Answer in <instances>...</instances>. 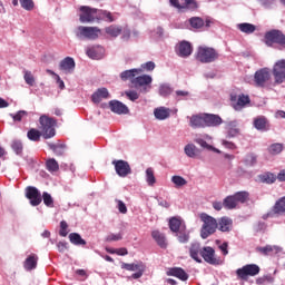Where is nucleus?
<instances>
[{
	"instance_id": "f257e3e1",
	"label": "nucleus",
	"mask_w": 285,
	"mask_h": 285,
	"mask_svg": "<svg viewBox=\"0 0 285 285\" xmlns=\"http://www.w3.org/2000/svg\"><path fill=\"white\" fill-rule=\"evenodd\" d=\"M121 81H130L131 87L139 90L142 95L150 92L153 88V77L141 75V69H129L120 73Z\"/></svg>"
},
{
	"instance_id": "f03ea898",
	"label": "nucleus",
	"mask_w": 285,
	"mask_h": 285,
	"mask_svg": "<svg viewBox=\"0 0 285 285\" xmlns=\"http://www.w3.org/2000/svg\"><path fill=\"white\" fill-rule=\"evenodd\" d=\"M200 222H203V226L200 229V237L203 239H208L210 235H215V233H217L218 223L215 217L203 213L200 214Z\"/></svg>"
},
{
	"instance_id": "7ed1b4c3",
	"label": "nucleus",
	"mask_w": 285,
	"mask_h": 285,
	"mask_svg": "<svg viewBox=\"0 0 285 285\" xmlns=\"http://www.w3.org/2000/svg\"><path fill=\"white\" fill-rule=\"evenodd\" d=\"M40 130L43 139H52L57 135V120L48 115H42L39 118Z\"/></svg>"
},
{
	"instance_id": "20e7f679",
	"label": "nucleus",
	"mask_w": 285,
	"mask_h": 285,
	"mask_svg": "<svg viewBox=\"0 0 285 285\" xmlns=\"http://www.w3.org/2000/svg\"><path fill=\"white\" fill-rule=\"evenodd\" d=\"M196 59L197 61H200V63H213V61H217V59H219V53L215 48L198 47Z\"/></svg>"
},
{
	"instance_id": "39448f33",
	"label": "nucleus",
	"mask_w": 285,
	"mask_h": 285,
	"mask_svg": "<svg viewBox=\"0 0 285 285\" xmlns=\"http://www.w3.org/2000/svg\"><path fill=\"white\" fill-rule=\"evenodd\" d=\"M75 35L78 39H88L89 41H95V39H99V35H101V29H99V27L79 26L75 30Z\"/></svg>"
},
{
	"instance_id": "423d86ee",
	"label": "nucleus",
	"mask_w": 285,
	"mask_h": 285,
	"mask_svg": "<svg viewBox=\"0 0 285 285\" xmlns=\"http://www.w3.org/2000/svg\"><path fill=\"white\" fill-rule=\"evenodd\" d=\"M202 257L204 262L210 264L212 266H222V264H224L222 257L217 256V254L215 253V248L210 246L203 247Z\"/></svg>"
},
{
	"instance_id": "0eeeda50",
	"label": "nucleus",
	"mask_w": 285,
	"mask_h": 285,
	"mask_svg": "<svg viewBox=\"0 0 285 285\" xmlns=\"http://www.w3.org/2000/svg\"><path fill=\"white\" fill-rule=\"evenodd\" d=\"M80 12L79 19L81 23H95V21H98L99 9L82 6L80 7Z\"/></svg>"
},
{
	"instance_id": "6e6552de",
	"label": "nucleus",
	"mask_w": 285,
	"mask_h": 285,
	"mask_svg": "<svg viewBox=\"0 0 285 285\" xmlns=\"http://www.w3.org/2000/svg\"><path fill=\"white\" fill-rule=\"evenodd\" d=\"M265 43L266 46L277 43L282 48H285V35L281 30H271L265 33Z\"/></svg>"
},
{
	"instance_id": "1a4fd4ad",
	"label": "nucleus",
	"mask_w": 285,
	"mask_h": 285,
	"mask_svg": "<svg viewBox=\"0 0 285 285\" xmlns=\"http://www.w3.org/2000/svg\"><path fill=\"white\" fill-rule=\"evenodd\" d=\"M259 265L257 264H247L243 266L242 268H238L236 271L237 277L239 279H248V277H255V275H259Z\"/></svg>"
},
{
	"instance_id": "9d476101",
	"label": "nucleus",
	"mask_w": 285,
	"mask_h": 285,
	"mask_svg": "<svg viewBox=\"0 0 285 285\" xmlns=\"http://www.w3.org/2000/svg\"><path fill=\"white\" fill-rule=\"evenodd\" d=\"M271 81V69L262 68L254 75V83L256 88H266V85Z\"/></svg>"
},
{
	"instance_id": "9b49d317",
	"label": "nucleus",
	"mask_w": 285,
	"mask_h": 285,
	"mask_svg": "<svg viewBox=\"0 0 285 285\" xmlns=\"http://www.w3.org/2000/svg\"><path fill=\"white\" fill-rule=\"evenodd\" d=\"M230 101H232V106L234 108V110H244V108H246V106H248V104H250V97H248V95H230Z\"/></svg>"
},
{
	"instance_id": "f8f14e48",
	"label": "nucleus",
	"mask_w": 285,
	"mask_h": 285,
	"mask_svg": "<svg viewBox=\"0 0 285 285\" xmlns=\"http://www.w3.org/2000/svg\"><path fill=\"white\" fill-rule=\"evenodd\" d=\"M266 217H285V196L275 202Z\"/></svg>"
},
{
	"instance_id": "ddd939ff",
	"label": "nucleus",
	"mask_w": 285,
	"mask_h": 285,
	"mask_svg": "<svg viewBox=\"0 0 285 285\" xmlns=\"http://www.w3.org/2000/svg\"><path fill=\"white\" fill-rule=\"evenodd\" d=\"M272 72L275 79V83H284L285 82V60L282 59L276 61Z\"/></svg>"
},
{
	"instance_id": "4468645a",
	"label": "nucleus",
	"mask_w": 285,
	"mask_h": 285,
	"mask_svg": "<svg viewBox=\"0 0 285 285\" xmlns=\"http://www.w3.org/2000/svg\"><path fill=\"white\" fill-rule=\"evenodd\" d=\"M120 267L125 271H131V272H137L131 275L132 279H139L142 277L144 272L146 271V266L144 263H138V264H128V263H121Z\"/></svg>"
},
{
	"instance_id": "2eb2a0df",
	"label": "nucleus",
	"mask_w": 285,
	"mask_h": 285,
	"mask_svg": "<svg viewBox=\"0 0 285 285\" xmlns=\"http://www.w3.org/2000/svg\"><path fill=\"white\" fill-rule=\"evenodd\" d=\"M111 164L115 166V170L119 177H128L132 173L130 164L126 160H112Z\"/></svg>"
},
{
	"instance_id": "dca6fc26",
	"label": "nucleus",
	"mask_w": 285,
	"mask_h": 285,
	"mask_svg": "<svg viewBox=\"0 0 285 285\" xmlns=\"http://www.w3.org/2000/svg\"><path fill=\"white\" fill-rule=\"evenodd\" d=\"M26 197L30 200L31 206H39V204L42 202L41 193L39 189H37V187H27Z\"/></svg>"
},
{
	"instance_id": "f3484780",
	"label": "nucleus",
	"mask_w": 285,
	"mask_h": 285,
	"mask_svg": "<svg viewBox=\"0 0 285 285\" xmlns=\"http://www.w3.org/2000/svg\"><path fill=\"white\" fill-rule=\"evenodd\" d=\"M109 108L111 112H115L116 115H128V112H130L128 106L124 105V102L119 100H110Z\"/></svg>"
},
{
	"instance_id": "a211bd4d",
	"label": "nucleus",
	"mask_w": 285,
	"mask_h": 285,
	"mask_svg": "<svg viewBox=\"0 0 285 285\" xmlns=\"http://www.w3.org/2000/svg\"><path fill=\"white\" fill-rule=\"evenodd\" d=\"M202 244L199 243H191L189 246V257L194 259V262H197V264H202ZM200 255V257H199Z\"/></svg>"
},
{
	"instance_id": "6ab92c4d",
	"label": "nucleus",
	"mask_w": 285,
	"mask_h": 285,
	"mask_svg": "<svg viewBox=\"0 0 285 285\" xmlns=\"http://www.w3.org/2000/svg\"><path fill=\"white\" fill-rule=\"evenodd\" d=\"M185 4H180L179 0H169L170 6L174 8H177V10H184V8H188V10H197L199 8V4H197V1L195 0H184Z\"/></svg>"
},
{
	"instance_id": "aec40b11",
	"label": "nucleus",
	"mask_w": 285,
	"mask_h": 285,
	"mask_svg": "<svg viewBox=\"0 0 285 285\" xmlns=\"http://www.w3.org/2000/svg\"><path fill=\"white\" fill-rule=\"evenodd\" d=\"M75 66L76 63L72 57H66L59 63L60 70L66 72V75H70L71 72H75Z\"/></svg>"
},
{
	"instance_id": "412c9836",
	"label": "nucleus",
	"mask_w": 285,
	"mask_h": 285,
	"mask_svg": "<svg viewBox=\"0 0 285 285\" xmlns=\"http://www.w3.org/2000/svg\"><path fill=\"white\" fill-rule=\"evenodd\" d=\"M168 277H177L181 282H188V273L181 267H171L167 271Z\"/></svg>"
},
{
	"instance_id": "4be33fe9",
	"label": "nucleus",
	"mask_w": 285,
	"mask_h": 285,
	"mask_svg": "<svg viewBox=\"0 0 285 285\" xmlns=\"http://www.w3.org/2000/svg\"><path fill=\"white\" fill-rule=\"evenodd\" d=\"M191 128H206V114L194 115L189 119Z\"/></svg>"
},
{
	"instance_id": "5701e85b",
	"label": "nucleus",
	"mask_w": 285,
	"mask_h": 285,
	"mask_svg": "<svg viewBox=\"0 0 285 285\" xmlns=\"http://www.w3.org/2000/svg\"><path fill=\"white\" fill-rule=\"evenodd\" d=\"M217 224V228L220 230V233H230L233 230V219L228 218L227 216L220 217Z\"/></svg>"
},
{
	"instance_id": "b1692460",
	"label": "nucleus",
	"mask_w": 285,
	"mask_h": 285,
	"mask_svg": "<svg viewBox=\"0 0 285 285\" xmlns=\"http://www.w3.org/2000/svg\"><path fill=\"white\" fill-rule=\"evenodd\" d=\"M110 98V92H108V89L106 88H99L97 91H95L91 96V101L94 104H101L102 99H109Z\"/></svg>"
},
{
	"instance_id": "393cba45",
	"label": "nucleus",
	"mask_w": 285,
	"mask_h": 285,
	"mask_svg": "<svg viewBox=\"0 0 285 285\" xmlns=\"http://www.w3.org/2000/svg\"><path fill=\"white\" fill-rule=\"evenodd\" d=\"M222 117L213 114H205V128L222 126Z\"/></svg>"
},
{
	"instance_id": "a878e982",
	"label": "nucleus",
	"mask_w": 285,
	"mask_h": 285,
	"mask_svg": "<svg viewBox=\"0 0 285 285\" xmlns=\"http://www.w3.org/2000/svg\"><path fill=\"white\" fill-rule=\"evenodd\" d=\"M193 55V45L188 41H181L178 45V56L179 57H190Z\"/></svg>"
},
{
	"instance_id": "bb28decb",
	"label": "nucleus",
	"mask_w": 285,
	"mask_h": 285,
	"mask_svg": "<svg viewBox=\"0 0 285 285\" xmlns=\"http://www.w3.org/2000/svg\"><path fill=\"white\" fill-rule=\"evenodd\" d=\"M105 32L106 35H108V37L117 39V37H119L121 32H124V27L119 24H111L105 28Z\"/></svg>"
},
{
	"instance_id": "cd10ccee",
	"label": "nucleus",
	"mask_w": 285,
	"mask_h": 285,
	"mask_svg": "<svg viewBox=\"0 0 285 285\" xmlns=\"http://www.w3.org/2000/svg\"><path fill=\"white\" fill-rule=\"evenodd\" d=\"M38 262H39V256H37V254H30L23 263L24 269L35 271V268H37Z\"/></svg>"
},
{
	"instance_id": "c85d7f7f",
	"label": "nucleus",
	"mask_w": 285,
	"mask_h": 285,
	"mask_svg": "<svg viewBox=\"0 0 285 285\" xmlns=\"http://www.w3.org/2000/svg\"><path fill=\"white\" fill-rule=\"evenodd\" d=\"M151 237L153 239H155V242L160 248L168 247V243L166 242V235L161 234L159 230H154L151 233Z\"/></svg>"
},
{
	"instance_id": "c756f323",
	"label": "nucleus",
	"mask_w": 285,
	"mask_h": 285,
	"mask_svg": "<svg viewBox=\"0 0 285 285\" xmlns=\"http://www.w3.org/2000/svg\"><path fill=\"white\" fill-rule=\"evenodd\" d=\"M154 116L159 121H164V119H168L170 117V109L166 107H159L154 110Z\"/></svg>"
},
{
	"instance_id": "7c9ffc66",
	"label": "nucleus",
	"mask_w": 285,
	"mask_h": 285,
	"mask_svg": "<svg viewBox=\"0 0 285 285\" xmlns=\"http://www.w3.org/2000/svg\"><path fill=\"white\" fill-rule=\"evenodd\" d=\"M181 228H186V225L183 224L178 217H171L169 219V229L171 230V233H179Z\"/></svg>"
},
{
	"instance_id": "2f4dec72",
	"label": "nucleus",
	"mask_w": 285,
	"mask_h": 285,
	"mask_svg": "<svg viewBox=\"0 0 285 285\" xmlns=\"http://www.w3.org/2000/svg\"><path fill=\"white\" fill-rule=\"evenodd\" d=\"M98 21H108L109 23H112L114 21H117V18H115L112 12L108 10L98 9Z\"/></svg>"
},
{
	"instance_id": "473e14b6",
	"label": "nucleus",
	"mask_w": 285,
	"mask_h": 285,
	"mask_svg": "<svg viewBox=\"0 0 285 285\" xmlns=\"http://www.w3.org/2000/svg\"><path fill=\"white\" fill-rule=\"evenodd\" d=\"M256 130H268V119L265 116H258L254 119Z\"/></svg>"
},
{
	"instance_id": "72a5a7b5",
	"label": "nucleus",
	"mask_w": 285,
	"mask_h": 285,
	"mask_svg": "<svg viewBox=\"0 0 285 285\" xmlns=\"http://www.w3.org/2000/svg\"><path fill=\"white\" fill-rule=\"evenodd\" d=\"M175 235L180 244H188L190 240V233L186 227H181V229L176 232Z\"/></svg>"
},
{
	"instance_id": "f704fd0d",
	"label": "nucleus",
	"mask_w": 285,
	"mask_h": 285,
	"mask_svg": "<svg viewBox=\"0 0 285 285\" xmlns=\"http://www.w3.org/2000/svg\"><path fill=\"white\" fill-rule=\"evenodd\" d=\"M237 205L246 204L250 199V194L248 191H237L233 195Z\"/></svg>"
},
{
	"instance_id": "c9c22d12",
	"label": "nucleus",
	"mask_w": 285,
	"mask_h": 285,
	"mask_svg": "<svg viewBox=\"0 0 285 285\" xmlns=\"http://www.w3.org/2000/svg\"><path fill=\"white\" fill-rule=\"evenodd\" d=\"M259 179L263 184H275L277 176L271 171L259 175Z\"/></svg>"
},
{
	"instance_id": "e433bc0d",
	"label": "nucleus",
	"mask_w": 285,
	"mask_h": 285,
	"mask_svg": "<svg viewBox=\"0 0 285 285\" xmlns=\"http://www.w3.org/2000/svg\"><path fill=\"white\" fill-rule=\"evenodd\" d=\"M237 28L238 30H240V32H245V35H253V32L257 30V27H255V24L248 22L239 23Z\"/></svg>"
},
{
	"instance_id": "4c0bfd02",
	"label": "nucleus",
	"mask_w": 285,
	"mask_h": 285,
	"mask_svg": "<svg viewBox=\"0 0 285 285\" xmlns=\"http://www.w3.org/2000/svg\"><path fill=\"white\" fill-rule=\"evenodd\" d=\"M69 240L73 244V246H86V239L81 238V235L78 233L69 234Z\"/></svg>"
},
{
	"instance_id": "58836bf2",
	"label": "nucleus",
	"mask_w": 285,
	"mask_h": 285,
	"mask_svg": "<svg viewBox=\"0 0 285 285\" xmlns=\"http://www.w3.org/2000/svg\"><path fill=\"white\" fill-rule=\"evenodd\" d=\"M27 137L30 141H41V137H43V134L39 131V129L31 128L27 132Z\"/></svg>"
},
{
	"instance_id": "ea45409f",
	"label": "nucleus",
	"mask_w": 285,
	"mask_h": 285,
	"mask_svg": "<svg viewBox=\"0 0 285 285\" xmlns=\"http://www.w3.org/2000/svg\"><path fill=\"white\" fill-rule=\"evenodd\" d=\"M223 205L224 208H226L227 210H233L235 208H237V202L235 200V196L230 195L227 196L224 200H223Z\"/></svg>"
},
{
	"instance_id": "a19ab883",
	"label": "nucleus",
	"mask_w": 285,
	"mask_h": 285,
	"mask_svg": "<svg viewBox=\"0 0 285 285\" xmlns=\"http://www.w3.org/2000/svg\"><path fill=\"white\" fill-rule=\"evenodd\" d=\"M189 26L194 30H202L204 28V20L200 17H191L189 20Z\"/></svg>"
},
{
	"instance_id": "79ce46f5",
	"label": "nucleus",
	"mask_w": 285,
	"mask_h": 285,
	"mask_svg": "<svg viewBox=\"0 0 285 285\" xmlns=\"http://www.w3.org/2000/svg\"><path fill=\"white\" fill-rule=\"evenodd\" d=\"M50 150L55 153L58 157H61L66 153V145L65 144H49L48 145Z\"/></svg>"
},
{
	"instance_id": "37998d69",
	"label": "nucleus",
	"mask_w": 285,
	"mask_h": 285,
	"mask_svg": "<svg viewBox=\"0 0 285 285\" xmlns=\"http://www.w3.org/2000/svg\"><path fill=\"white\" fill-rule=\"evenodd\" d=\"M146 181L148 186H155V184H157V178H155V170L153 167L146 169Z\"/></svg>"
},
{
	"instance_id": "c03bdc74",
	"label": "nucleus",
	"mask_w": 285,
	"mask_h": 285,
	"mask_svg": "<svg viewBox=\"0 0 285 285\" xmlns=\"http://www.w3.org/2000/svg\"><path fill=\"white\" fill-rule=\"evenodd\" d=\"M199 150L197 149V147L193 144H188L185 146V154L187 155V157H190L191 159H195V157H197Z\"/></svg>"
},
{
	"instance_id": "a18cd8bd",
	"label": "nucleus",
	"mask_w": 285,
	"mask_h": 285,
	"mask_svg": "<svg viewBox=\"0 0 285 285\" xmlns=\"http://www.w3.org/2000/svg\"><path fill=\"white\" fill-rule=\"evenodd\" d=\"M282 150H284V145L281 142L272 144L268 147L269 155H279L282 153Z\"/></svg>"
},
{
	"instance_id": "49530a36",
	"label": "nucleus",
	"mask_w": 285,
	"mask_h": 285,
	"mask_svg": "<svg viewBox=\"0 0 285 285\" xmlns=\"http://www.w3.org/2000/svg\"><path fill=\"white\" fill-rule=\"evenodd\" d=\"M46 167L49 173H57L59 170V163L55 158H50L46 161Z\"/></svg>"
},
{
	"instance_id": "de8ad7c7",
	"label": "nucleus",
	"mask_w": 285,
	"mask_h": 285,
	"mask_svg": "<svg viewBox=\"0 0 285 285\" xmlns=\"http://www.w3.org/2000/svg\"><path fill=\"white\" fill-rule=\"evenodd\" d=\"M101 50V47H90L87 49V56L89 59H99V51Z\"/></svg>"
},
{
	"instance_id": "09e8293b",
	"label": "nucleus",
	"mask_w": 285,
	"mask_h": 285,
	"mask_svg": "<svg viewBox=\"0 0 285 285\" xmlns=\"http://www.w3.org/2000/svg\"><path fill=\"white\" fill-rule=\"evenodd\" d=\"M196 144H198V146H202V148H206L207 150H213L214 153H217L219 155V153H222L219 149L208 145V142H206V140L198 138L195 140Z\"/></svg>"
},
{
	"instance_id": "8fccbe9b",
	"label": "nucleus",
	"mask_w": 285,
	"mask_h": 285,
	"mask_svg": "<svg viewBox=\"0 0 285 285\" xmlns=\"http://www.w3.org/2000/svg\"><path fill=\"white\" fill-rule=\"evenodd\" d=\"M11 148L16 155H21L23 153V142L21 140H12Z\"/></svg>"
},
{
	"instance_id": "3c124183",
	"label": "nucleus",
	"mask_w": 285,
	"mask_h": 285,
	"mask_svg": "<svg viewBox=\"0 0 285 285\" xmlns=\"http://www.w3.org/2000/svg\"><path fill=\"white\" fill-rule=\"evenodd\" d=\"M245 166L253 167L257 164V156L255 154H247L244 159Z\"/></svg>"
},
{
	"instance_id": "603ef678",
	"label": "nucleus",
	"mask_w": 285,
	"mask_h": 285,
	"mask_svg": "<svg viewBox=\"0 0 285 285\" xmlns=\"http://www.w3.org/2000/svg\"><path fill=\"white\" fill-rule=\"evenodd\" d=\"M42 200L45 206H48V208H52L55 206V199H52V196L48 194V191H43Z\"/></svg>"
},
{
	"instance_id": "864d4df0",
	"label": "nucleus",
	"mask_w": 285,
	"mask_h": 285,
	"mask_svg": "<svg viewBox=\"0 0 285 285\" xmlns=\"http://www.w3.org/2000/svg\"><path fill=\"white\" fill-rule=\"evenodd\" d=\"M21 8L30 12L35 10V1L33 0H19Z\"/></svg>"
},
{
	"instance_id": "5fc2aeb1",
	"label": "nucleus",
	"mask_w": 285,
	"mask_h": 285,
	"mask_svg": "<svg viewBox=\"0 0 285 285\" xmlns=\"http://www.w3.org/2000/svg\"><path fill=\"white\" fill-rule=\"evenodd\" d=\"M173 95V88H170V86L168 85H161L159 87V96L160 97H168Z\"/></svg>"
},
{
	"instance_id": "6e6d98bb",
	"label": "nucleus",
	"mask_w": 285,
	"mask_h": 285,
	"mask_svg": "<svg viewBox=\"0 0 285 285\" xmlns=\"http://www.w3.org/2000/svg\"><path fill=\"white\" fill-rule=\"evenodd\" d=\"M171 181H173V184H175V186H177L178 188H181V186H186V184H188V181L185 180V178L181 177V176H173V177H171Z\"/></svg>"
},
{
	"instance_id": "4d7b16f0",
	"label": "nucleus",
	"mask_w": 285,
	"mask_h": 285,
	"mask_svg": "<svg viewBox=\"0 0 285 285\" xmlns=\"http://www.w3.org/2000/svg\"><path fill=\"white\" fill-rule=\"evenodd\" d=\"M239 132V129H237V122L236 121H230L228 124V136L229 137H235Z\"/></svg>"
},
{
	"instance_id": "13d9d810",
	"label": "nucleus",
	"mask_w": 285,
	"mask_h": 285,
	"mask_svg": "<svg viewBox=\"0 0 285 285\" xmlns=\"http://www.w3.org/2000/svg\"><path fill=\"white\" fill-rule=\"evenodd\" d=\"M10 117L13 119V121H21L23 117H28V111L20 110L17 114H10Z\"/></svg>"
},
{
	"instance_id": "bf43d9fd",
	"label": "nucleus",
	"mask_w": 285,
	"mask_h": 285,
	"mask_svg": "<svg viewBox=\"0 0 285 285\" xmlns=\"http://www.w3.org/2000/svg\"><path fill=\"white\" fill-rule=\"evenodd\" d=\"M125 96L127 99H129V101H137V99H139V92L136 90H127L125 91Z\"/></svg>"
},
{
	"instance_id": "052dcab7",
	"label": "nucleus",
	"mask_w": 285,
	"mask_h": 285,
	"mask_svg": "<svg viewBox=\"0 0 285 285\" xmlns=\"http://www.w3.org/2000/svg\"><path fill=\"white\" fill-rule=\"evenodd\" d=\"M60 237H68V223L66 220L60 222Z\"/></svg>"
},
{
	"instance_id": "680f3d73",
	"label": "nucleus",
	"mask_w": 285,
	"mask_h": 285,
	"mask_svg": "<svg viewBox=\"0 0 285 285\" xmlns=\"http://www.w3.org/2000/svg\"><path fill=\"white\" fill-rule=\"evenodd\" d=\"M276 248L277 247L275 246L266 245L265 247H258V250L263 255H271V253H273V250H275Z\"/></svg>"
},
{
	"instance_id": "e2e57ef3",
	"label": "nucleus",
	"mask_w": 285,
	"mask_h": 285,
	"mask_svg": "<svg viewBox=\"0 0 285 285\" xmlns=\"http://www.w3.org/2000/svg\"><path fill=\"white\" fill-rule=\"evenodd\" d=\"M24 81L28 86H35V76H32V72L24 71Z\"/></svg>"
},
{
	"instance_id": "0e129e2a",
	"label": "nucleus",
	"mask_w": 285,
	"mask_h": 285,
	"mask_svg": "<svg viewBox=\"0 0 285 285\" xmlns=\"http://www.w3.org/2000/svg\"><path fill=\"white\" fill-rule=\"evenodd\" d=\"M124 237L121 236V234H109L106 237V242H119Z\"/></svg>"
},
{
	"instance_id": "69168bd1",
	"label": "nucleus",
	"mask_w": 285,
	"mask_h": 285,
	"mask_svg": "<svg viewBox=\"0 0 285 285\" xmlns=\"http://www.w3.org/2000/svg\"><path fill=\"white\" fill-rule=\"evenodd\" d=\"M118 204V210L119 213H121L122 215H126V213H128V207H126V204L122 200H116Z\"/></svg>"
},
{
	"instance_id": "338daca9",
	"label": "nucleus",
	"mask_w": 285,
	"mask_h": 285,
	"mask_svg": "<svg viewBox=\"0 0 285 285\" xmlns=\"http://www.w3.org/2000/svg\"><path fill=\"white\" fill-rule=\"evenodd\" d=\"M57 248H58L59 253H66V250H68V243L59 242L57 244Z\"/></svg>"
},
{
	"instance_id": "774afa93",
	"label": "nucleus",
	"mask_w": 285,
	"mask_h": 285,
	"mask_svg": "<svg viewBox=\"0 0 285 285\" xmlns=\"http://www.w3.org/2000/svg\"><path fill=\"white\" fill-rule=\"evenodd\" d=\"M121 35H122V39L125 41H128V39H130V29L122 28Z\"/></svg>"
}]
</instances>
